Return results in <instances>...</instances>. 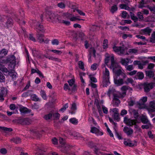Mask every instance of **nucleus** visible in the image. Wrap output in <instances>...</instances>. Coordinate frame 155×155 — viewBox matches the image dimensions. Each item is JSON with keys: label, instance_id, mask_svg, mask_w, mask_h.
Wrapping results in <instances>:
<instances>
[{"label": "nucleus", "instance_id": "f257e3e1", "mask_svg": "<svg viewBox=\"0 0 155 155\" xmlns=\"http://www.w3.org/2000/svg\"><path fill=\"white\" fill-rule=\"evenodd\" d=\"M59 141L61 144V147L59 146V150L62 152L69 155H75V154L71 151L72 146L66 143L65 140L63 138L59 137Z\"/></svg>", "mask_w": 155, "mask_h": 155}, {"label": "nucleus", "instance_id": "f03ea898", "mask_svg": "<svg viewBox=\"0 0 155 155\" xmlns=\"http://www.w3.org/2000/svg\"><path fill=\"white\" fill-rule=\"evenodd\" d=\"M33 25L35 27L37 32V37L38 42L41 43L44 41V35L40 33V31L43 32L45 31L42 25H41L38 21L36 20L33 21Z\"/></svg>", "mask_w": 155, "mask_h": 155}, {"label": "nucleus", "instance_id": "7ed1b4c3", "mask_svg": "<svg viewBox=\"0 0 155 155\" xmlns=\"http://www.w3.org/2000/svg\"><path fill=\"white\" fill-rule=\"evenodd\" d=\"M110 72L106 68L105 72L103 76L102 84L103 87H107L110 84L109 81Z\"/></svg>", "mask_w": 155, "mask_h": 155}, {"label": "nucleus", "instance_id": "20e7f679", "mask_svg": "<svg viewBox=\"0 0 155 155\" xmlns=\"http://www.w3.org/2000/svg\"><path fill=\"white\" fill-rule=\"evenodd\" d=\"M48 21L53 22L56 19H57V14L50 11H47L45 14Z\"/></svg>", "mask_w": 155, "mask_h": 155}, {"label": "nucleus", "instance_id": "39448f33", "mask_svg": "<svg viewBox=\"0 0 155 155\" xmlns=\"http://www.w3.org/2000/svg\"><path fill=\"white\" fill-rule=\"evenodd\" d=\"M113 51L119 55H123L125 54V50L124 47L117 46L115 45L112 47Z\"/></svg>", "mask_w": 155, "mask_h": 155}, {"label": "nucleus", "instance_id": "423d86ee", "mask_svg": "<svg viewBox=\"0 0 155 155\" xmlns=\"http://www.w3.org/2000/svg\"><path fill=\"white\" fill-rule=\"evenodd\" d=\"M110 60L111 61V67L113 68V69L117 68V65L114 60V57L113 56H111L110 58V56H106L104 60L105 64H108Z\"/></svg>", "mask_w": 155, "mask_h": 155}, {"label": "nucleus", "instance_id": "0eeeda50", "mask_svg": "<svg viewBox=\"0 0 155 155\" xmlns=\"http://www.w3.org/2000/svg\"><path fill=\"white\" fill-rule=\"evenodd\" d=\"M142 85L143 86L144 91L147 93L149 92L151 89H152L155 86V83L144 82L143 84Z\"/></svg>", "mask_w": 155, "mask_h": 155}, {"label": "nucleus", "instance_id": "6e6552de", "mask_svg": "<svg viewBox=\"0 0 155 155\" xmlns=\"http://www.w3.org/2000/svg\"><path fill=\"white\" fill-rule=\"evenodd\" d=\"M68 82L70 87L73 86L71 88V92L69 94H72V93H76L77 90V85L76 84H74V79L72 78L69 80L68 81Z\"/></svg>", "mask_w": 155, "mask_h": 155}, {"label": "nucleus", "instance_id": "1a4fd4ad", "mask_svg": "<svg viewBox=\"0 0 155 155\" xmlns=\"http://www.w3.org/2000/svg\"><path fill=\"white\" fill-rule=\"evenodd\" d=\"M124 122L127 125L130 126H132L136 123H137V120L136 119H128L126 117L124 118Z\"/></svg>", "mask_w": 155, "mask_h": 155}, {"label": "nucleus", "instance_id": "9d476101", "mask_svg": "<svg viewBox=\"0 0 155 155\" xmlns=\"http://www.w3.org/2000/svg\"><path fill=\"white\" fill-rule=\"evenodd\" d=\"M90 132L95 134L97 136H102L104 134L103 132L100 131L98 128L94 127H91Z\"/></svg>", "mask_w": 155, "mask_h": 155}, {"label": "nucleus", "instance_id": "9b49d317", "mask_svg": "<svg viewBox=\"0 0 155 155\" xmlns=\"http://www.w3.org/2000/svg\"><path fill=\"white\" fill-rule=\"evenodd\" d=\"M4 61L5 63H9L14 65L16 63L15 58L14 55H12L10 57L8 58L6 60H4Z\"/></svg>", "mask_w": 155, "mask_h": 155}, {"label": "nucleus", "instance_id": "f8f14e48", "mask_svg": "<svg viewBox=\"0 0 155 155\" xmlns=\"http://www.w3.org/2000/svg\"><path fill=\"white\" fill-rule=\"evenodd\" d=\"M119 96L117 94H114L113 98V105L114 107H118L120 103V101L119 99Z\"/></svg>", "mask_w": 155, "mask_h": 155}, {"label": "nucleus", "instance_id": "ddd939ff", "mask_svg": "<svg viewBox=\"0 0 155 155\" xmlns=\"http://www.w3.org/2000/svg\"><path fill=\"white\" fill-rule=\"evenodd\" d=\"M17 122L22 125H29L30 123L29 119L28 118L19 119Z\"/></svg>", "mask_w": 155, "mask_h": 155}, {"label": "nucleus", "instance_id": "4468645a", "mask_svg": "<svg viewBox=\"0 0 155 155\" xmlns=\"http://www.w3.org/2000/svg\"><path fill=\"white\" fill-rule=\"evenodd\" d=\"M122 91L120 94V97L123 98L126 95L127 91L128 90V86L124 85L122 87L120 88Z\"/></svg>", "mask_w": 155, "mask_h": 155}, {"label": "nucleus", "instance_id": "2eb2a0df", "mask_svg": "<svg viewBox=\"0 0 155 155\" xmlns=\"http://www.w3.org/2000/svg\"><path fill=\"white\" fill-rule=\"evenodd\" d=\"M147 98L146 96L143 97L140 99L143 103H140L139 104V107L140 109L145 108L146 107V105L144 103L147 101Z\"/></svg>", "mask_w": 155, "mask_h": 155}, {"label": "nucleus", "instance_id": "dca6fc26", "mask_svg": "<svg viewBox=\"0 0 155 155\" xmlns=\"http://www.w3.org/2000/svg\"><path fill=\"white\" fill-rule=\"evenodd\" d=\"M123 130L128 136L130 135L134 132V130L132 128H129L127 127L126 126H125L124 127Z\"/></svg>", "mask_w": 155, "mask_h": 155}, {"label": "nucleus", "instance_id": "f3484780", "mask_svg": "<svg viewBox=\"0 0 155 155\" xmlns=\"http://www.w3.org/2000/svg\"><path fill=\"white\" fill-rule=\"evenodd\" d=\"M114 84L117 86H120L124 84V80L122 78L114 79Z\"/></svg>", "mask_w": 155, "mask_h": 155}, {"label": "nucleus", "instance_id": "a211bd4d", "mask_svg": "<svg viewBox=\"0 0 155 155\" xmlns=\"http://www.w3.org/2000/svg\"><path fill=\"white\" fill-rule=\"evenodd\" d=\"M6 19L7 21L5 24L6 27L8 28L12 27L13 25V21L12 18L6 17Z\"/></svg>", "mask_w": 155, "mask_h": 155}, {"label": "nucleus", "instance_id": "6ab92c4d", "mask_svg": "<svg viewBox=\"0 0 155 155\" xmlns=\"http://www.w3.org/2000/svg\"><path fill=\"white\" fill-rule=\"evenodd\" d=\"M4 61H0V70L5 74V73H7L8 69L2 64V63H4Z\"/></svg>", "mask_w": 155, "mask_h": 155}, {"label": "nucleus", "instance_id": "aec40b11", "mask_svg": "<svg viewBox=\"0 0 155 155\" xmlns=\"http://www.w3.org/2000/svg\"><path fill=\"white\" fill-rule=\"evenodd\" d=\"M8 51L5 49H2L0 50V61H4L2 59L7 54Z\"/></svg>", "mask_w": 155, "mask_h": 155}, {"label": "nucleus", "instance_id": "412c9836", "mask_svg": "<svg viewBox=\"0 0 155 155\" xmlns=\"http://www.w3.org/2000/svg\"><path fill=\"white\" fill-rule=\"evenodd\" d=\"M149 110L151 112L155 111V103L154 102L151 101L150 102Z\"/></svg>", "mask_w": 155, "mask_h": 155}, {"label": "nucleus", "instance_id": "4be33fe9", "mask_svg": "<svg viewBox=\"0 0 155 155\" xmlns=\"http://www.w3.org/2000/svg\"><path fill=\"white\" fill-rule=\"evenodd\" d=\"M141 31L145 34H148L149 35H150V34L152 31V29L149 27H147L144 29H141Z\"/></svg>", "mask_w": 155, "mask_h": 155}, {"label": "nucleus", "instance_id": "5701e85b", "mask_svg": "<svg viewBox=\"0 0 155 155\" xmlns=\"http://www.w3.org/2000/svg\"><path fill=\"white\" fill-rule=\"evenodd\" d=\"M129 59L127 58H126V60L125 59L122 58L120 61V63L122 65L125 66L126 67L129 64Z\"/></svg>", "mask_w": 155, "mask_h": 155}, {"label": "nucleus", "instance_id": "b1692460", "mask_svg": "<svg viewBox=\"0 0 155 155\" xmlns=\"http://www.w3.org/2000/svg\"><path fill=\"white\" fill-rule=\"evenodd\" d=\"M100 28V25H93L91 27L90 30L93 31H98Z\"/></svg>", "mask_w": 155, "mask_h": 155}, {"label": "nucleus", "instance_id": "393cba45", "mask_svg": "<svg viewBox=\"0 0 155 155\" xmlns=\"http://www.w3.org/2000/svg\"><path fill=\"white\" fill-rule=\"evenodd\" d=\"M10 141L13 142L16 144L20 143L21 142V139L18 137H13L10 139Z\"/></svg>", "mask_w": 155, "mask_h": 155}, {"label": "nucleus", "instance_id": "a878e982", "mask_svg": "<svg viewBox=\"0 0 155 155\" xmlns=\"http://www.w3.org/2000/svg\"><path fill=\"white\" fill-rule=\"evenodd\" d=\"M7 93V89L5 87H2L0 89V96L3 95L5 96Z\"/></svg>", "mask_w": 155, "mask_h": 155}, {"label": "nucleus", "instance_id": "bb28decb", "mask_svg": "<svg viewBox=\"0 0 155 155\" xmlns=\"http://www.w3.org/2000/svg\"><path fill=\"white\" fill-rule=\"evenodd\" d=\"M88 144L89 147L91 148H94V150L95 149L97 148V150H99L98 148L97 147V146L95 145V144L92 141H89L88 143Z\"/></svg>", "mask_w": 155, "mask_h": 155}, {"label": "nucleus", "instance_id": "cd10ccee", "mask_svg": "<svg viewBox=\"0 0 155 155\" xmlns=\"http://www.w3.org/2000/svg\"><path fill=\"white\" fill-rule=\"evenodd\" d=\"M146 75L149 78H153L154 76V73L153 71H146Z\"/></svg>", "mask_w": 155, "mask_h": 155}, {"label": "nucleus", "instance_id": "c85d7f7f", "mask_svg": "<svg viewBox=\"0 0 155 155\" xmlns=\"http://www.w3.org/2000/svg\"><path fill=\"white\" fill-rule=\"evenodd\" d=\"M130 14L131 19L135 22H137L138 19L137 16H135V14L133 12H130Z\"/></svg>", "mask_w": 155, "mask_h": 155}, {"label": "nucleus", "instance_id": "c756f323", "mask_svg": "<svg viewBox=\"0 0 155 155\" xmlns=\"http://www.w3.org/2000/svg\"><path fill=\"white\" fill-rule=\"evenodd\" d=\"M94 153L97 155H113L111 154H107L101 152L99 150H97V148L95 149Z\"/></svg>", "mask_w": 155, "mask_h": 155}, {"label": "nucleus", "instance_id": "7c9ffc66", "mask_svg": "<svg viewBox=\"0 0 155 155\" xmlns=\"http://www.w3.org/2000/svg\"><path fill=\"white\" fill-rule=\"evenodd\" d=\"M78 36L81 41H83L86 39V36L84 33L82 32H81L79 33Z\"/></svg>", "mask_w": 155, "mask_h": 155}, {"label": "nucleus", "instance_id": "2f4dec72", "mask_svg": "<svg viewBox=\"0 0 155 155\" xmlns=\"http://www.w3.org/2000/svg\"><path fill=\"white\" fill-rule=\"evenodd\" d=\"M69 121L71 123L74 125H77L78 123V120L75 117L70 119Z\"/></svg>", "mask_w": 155, "mask_h": 155}, {"label": "nucleus", "instance_id": "473e14b6", "mask_svg": "<svg viewBox=\"0 0 155 155\" xmlns=\"http://www.w3.org/2000/svg\"><path fill=\"white\" fill-rule=\"evenodd\" d=\"M136 77L137 78L140 80H142L143 79L144 77V75L142 72H138Z\"/></svg>", "mask_w": 155, "mask_h": 155}, {"label": "nucleus", "instance_id": "72a5a7b5", "mask_svg": "<svg viewBox=\"0 0 155 155\" xmlns=\"http://www.w3.org/2000/svg\"><path fill=\"white\" fill-rule=\"evenodd\" d=\"M140 120L143 124H148L149 122V121L147 119V118L144 116H143L140 118Z\"/></svg>", "mask_w": 155, "mask_h": 155}, {"label": "nucleus", "instance_id": "f704fd0d", "mask_svg": "<svg viewBox=\"0 0 155 155\" xmlns=\"http://www.w3.org/2000/svg\"><path fill=\"white\" fill-rule=\"evenodd\" d=\"M20 110L21 113L24 114L31 112L30 110L24 107L20 108Z\"/></svg>", "mask_w": 155, "mask_h": 155}, {"label": "nucleus", "instance_id": "c9c22d12", "mask_svg": "<svg viewBox=\"0 0 155 155\" xmlns=\"http://www.w3.org/2000/svg\"><path fill=\"white\" fill-rule=\"evenodd\" d=\"M4 74L5 75H9L12 78H15L16 77V75L13 72L11 71H9L8 70L7 73H5Z\"/></svg>", "mask_w": 155, "mask_h": 155}, {"label": "nucleus", "instance_id": "e433bc0d", "mask_svg": "<svg viewBox=\"0 0 155 155\" xmlns=\"http://www.w3.org/2000/svg\"><path fill=\"white\" fill-rule=\"evenodd\" d=\"M118 10V7L116 5H113L111 8L110 11L113 14H114L115 12Z\"/></svg>", "mask_w": 155, "mask_h": 155}, {"label": "nucleus", "instance_id": "4c0bfd02", "mask_svg": "<svg viewBox=\"0 0 155 155\" xmlns=\"http://www.w3.org/2000/svg\"><path fill=\"white\" fill-rule=\"evenodd\" d=\"M31 98L32 100L35 101H40V100L35 94H33L31 96Z\"/></svg>", "mask_w": 155, "mask_h": 155}, {"label": "nucleus", "instance_id": "58836bf2", "mask_svg": "<svg viewBox=\"0 0 155 155\" xmlns=\"http://www.w3.org/2000/svg\"><path fill=\"white\" fill-rule=\"evenodd\" d=\"M120 7L122 9H125L126 10H129L130 9V7L126 4H121L119 5Z\"/></svg>", "mask_w": 155, "mask_h": 155}, {"label": "nucleus", "instance_id": "ea45409f", "mask_svg": "<svg viewBox=\"0 0 155 155\" xmlns=\"http://www.w3.org/2000/svg\"><path fill=\"white\" fill-rule=\"evenodd\" d=\"M128 141H130V142H128L127 141H124V143L125 145L127 146H129V147H133L134 146V144L133 143H131L130 142V140H129V139L128 140Z\"/></svg>", "mask_w": 155, "mask_h": 155}, {"label": "nucleus", "instance_id": "a19ab883", "mask_svg": "<svg viewBox=\"0 0 155 155\" xmlns=\"http://www.w3.org/2000/svg\"><path fill=\"white\" fill-rule=\"evenodd\" d=\"M124 84L128 85L129 83L132 84L134 82V80L133 79L131 78H127V80L126 81H124Z\"/></svg>", "mask_w": 155, "mask_h": 155}, {"label": "nucleus", "instance_id": "79ce46f5", "mask_svg": "<svg viewBox=\"0 0 155 155\" xmlns=\"http://www.w3.org/2000/svg\"><path fill=\"white\" fill-rule=\"evenodd\" d=\"M52 116L53 119L54 120V122L56 123L58 119V112L56 111L54 113H53Z\"/></svg>", "mask_w": 155, "mask_h": 155}, {"label": "nucleus", "instance_id": "37998d69", "mask_svg": "<svg viewBox=\"0 0 155 155\" xmlns=\"http://www.w3.org/2000/svg\"><path fill=\"white\" fill-rule=\"evenodd\" d=\"M64 89L65 91L68 90L69 94L71 92V89L69 87V85L67 83H65L64 84Z\"/></svg>", "mask_w": 155, "mask_h": 155}, {"label": "nucleus", "instance_id": "c03bdc74", "mask_svg": "<svg viewBox=\"0 0 155 155\" xmlns=\"http://www.w3.org/2000/svg\"><path fill=\"white\" fill-rule=\"evenodd\" d=\"M0 129L2 130L7 132H11L13 130L11 128H7L3 127H0Z\"/></svg>", "mask_w": 155, "mask_h": 155}, {"label": "nucleus", "instance_id": "a18cd8bd", "mask_svg": "<svg viewBox=\"0 0 155 155\" xmlns=\"http://www.w3.org/2000/svg\"><path fill=\"white\" fill-rule=\"evenodd\" d=\"M5 78L2 73L0 71V82H4Z\"/></svg>", "mask_w": 155, "mask_h": 155}, {"label": "nucleus", "instance_id": "49530a36", "mask_svg": "<svg viewBox=\"0 0 155 155\" xmlns=\"http://www.w3.org/2000/svg\"><path fill=\"white\" fill-rule=\"evenodd\" d=\"M41 95L44 100L47 99V96L44 90H41L40 91Z\"/></svg>", "mask_w": 155, "mask_h": 155}, {"label": "nucleus", "instance_id": "de8ad7c7", "mask_svg": "<svg viewBox=\"0 0 155 155\" xmlns=\"http://www.w3.org/2000/svg\"><path fill=\"white\" fill-rule=\"evenodd\" d=\"M78 65L80 68L82 70L84 69V64L82 61H79L78 63Z\"/></svg>", "mask_w": 155, "mask_h": 155}, {"label": "nucleus", "instance_id": "09e8293b", "mask_svg": "<svg viewBox=\"0 0 155 155\" xmlns=\"http://www.w3.org/2000/svg\"><path fill=\"white\" fill-rule=\"evenodd\" d=\"M68 103L66 104L63 106L59 110V111L63 112L66 108L68 107Z\"/></svg>", "mask_w": 155, "mask_h": 155}, {"label": "nucleus", "instance_id": "8fccbe9b", "mask_svg": "<svg viewBox=\"0 0 155 155\" xmlns=\"http://www.w3.org/2000/svg\"><path fill=\"white\" fill-rule=\"evenodd\" d=\"M108 40L107 39H105L103 42V46L104 49H106L108 47Z\"/></svg>", "mask_w": 155, "mask_h": 155}, {"label": "nucleus", "instance_id": "3c124183", "mask_svg": "<svg viewBox=\"0 0 155 155\" xmlns=\"http://www.w3.org/2000/svg\"><path fill=\"white\" fill-rule=\"evenodd\" d=\"M115 91V89L113 88L109 89L107 93V94L109 96H110L111 94H113L114 95V94H114Z\"/></svg>", "mask_w": 155, "mask_h": 155}, {"label": "nucleus", "instance_id": "603ef678", "mask_svg": "<svg viewBox=\"0 0 155 155\" xmlns=\"http://www.w3.org/2000/svg\"><path fill=\"white\" fill-rule=\"evenodd\" d=\"M137 14L138 19L139 18L140 20H143V19L144 17L141 12H137Z\"/></svg>", "mask_w": 155, "mask_h": 155}, {"label": "nucleus", "instance_id": "864d4df0", "mask_svg": "<svg viewBox=\"0 0 155 155\" xmlns=\"http://www.w3.org/2000/svg\"><path fill=\"white\" fill-rule=\"evenodd\" d=\"M151 126V124L150 123H149L148 124L145 125H142L141 126V128L142 129H148Z\"/></svg>", "mask_w": 155, "mask_h": 155}, {"label": "nucleus", "instance_id": "5fc2aeb1", "mask_svg": "<svg viewBox=\"0 0 155 155\" xmlns=\"http://www.w3.org/2000/svg\"><path fill=\"white\" fill-rule=\"evenodd\" d=\"M155 41V31L151 35V37L150 38V41L151 42H153Z\"/></svg>", "mask_w": 155, "mask_h": 155}, {"label": "nucleus", "instance_id": "6e6d98bb", "mask_svg": "<svg viewBox=\"0 0 155 155\" xmlns=\"http://www.w3.org/2000/svg\"><path fill=\"white\" fill-rule=\"evenodd\" d=\"M70 20L71 21H76L77 20H79V21L83 20V21H84V20L83 19H79L78 18H77L76 17L73 16V17H72L71 18H70Z\"/></svg>", "mask_w": 155, "mask_h": 155}, {"label": "nucleus", "instance_id": "4d7b16f0", "mask_svg": "<svg viewBox=\"0 0 155 155\" xmlns=\"http://www.w3.org/2000/svg\"><path fill=\"white\" fill-rule=\"evenodd\" d=\"M52 115L50 113L45 115L44 118L46 120H49L52 117Z\"/></svg>", "mask_w": 155, "mask_h": 155}, {"label": "nucleus", "instance_id": "13d9d810", "mask_svg": "<svg viewBox=\"0 0 155 155\" xmlns=\"http://www.w3.org/2000/svg\"><path fill=\"white\" fill-rule=\"evenodd\" d=\"M71 109L73 111H75L77 110V106L75 103H73L72 104Z\"/></svg>", "mask_w": 155, "mask_h": 155}, {"label": "nucleus", "instance_id": "bf43d9fd", "mask_svg": "<svg viewBox=\"0 0 155 155\" xmlns=\"http://www.w3.org/2000/svg\"><path fill=\"white\" fill-rule=\"evenodd\" d=\"M125 68L126 69L129 71H131L134 69L133 65L132 64L127 66Z\"/></svg>", "mask_w": 155, "mask_h": 155}, {"label": "nucleus", "instance_id": "052dcab7", "mask_svg": "<svg viewBox=\"0 0 155 155\" xmlns=\"http://www.w3.org/2000/svg\"><path fill=\"white\" fill-rule=\"evenodd\" d=\"M137 50L134 48H131L129 50L128 52L130 53H136L137 52Z\"/></svg>", "mask_w": 155, "mask_h": 155}, {"label": "nucleus", "instance_id": "680f3d73", "mask_svg": "<svg viewBox=\"0 0 155 155\" xmlns=\"http://www.w3.org/2000/svg\"><path fill=\"white\" fill-rule=\"evenodd\" d=\"M97 63H94L92 64L91 66V69L93 71L96 70L97 69Z\"/></svg>", "mask_w": 155, "mask_h": 155}, {"label": "nucleus", "instance_id": "e2e57ef3", "mask_svg": "<svg viewBox=\"0 0 155 155\" xmlns=\"http://www.w3.org/2000/svg\"><path fill=\"white\" fill-rule=\"evenodd\" d=\"M109 120L110 122L112 123L113 125H114V129H115V128H116L117 127V123H116L115 122L113 119L110 118H109Z\"/></svg>", "mask_w": 155, "mask_h": 155}, {"label": "nucleus", "instance_id": "0e129e2a", "mask_svg": "<svg viewBox=\"0 0 155 155\" xmlns=\"http://www.w3.org/2000/svg\"><path fill=\"white\" fill-rule=\"evenodd\" d=\"M52 143L54 145H57L58 144V140L56 137H54L52 139Z\"/></svg>", "mask_w": 155, "mask_h": 155}, {"label": "nucleus", "instance_id": "69168bd1", "mask_svg": "<svg viewBox=\"0 0 155 155\" xmlns=\"http://www.w3.org/2000/svg\"><path fill=\"white\" fill-rule=\"evenodd\" d=\"M122 72H123L121 69H118L116 71L115 73L117 76H119L121 74Z\"/></svg>", "mask_w": 155, "mask_h": 155}, {"label": "nucleus", "instance_id": "338daca9", "mask_svg": "<svg viewBox=\"0 0 155 155\" xmlns=\"http://www.w3.org/2000/svg\"><path fill=\"white\" fill-rule=\"evenodd\" d=\"M59 7L62 9H64L65 7V5L62 2L59 3Z\"/></svg>", "mask_w": 155, "mask_h": 155}, {"label": "nucleus", "instance_id": "774afa93", "mask_svg": "<svg viewBox=\"0 0 155 155\" xmlns=\"http://www.w3.org/2000/svg\"><path fill=\"white\" fill-rule=\"evenodd\" d=\"M147 8L151 12H155V6L152 7L149 5L147 6Z\"/></svg>", "mask_w": 155, "mask_h": 155}]
</instances>
